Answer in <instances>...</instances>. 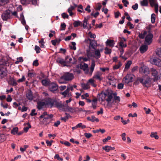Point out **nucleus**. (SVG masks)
Returning a JSON list of instances; mask_svg holds the SVG:
<instances>
[{
	"label": "nucleus",
	"mask_w": 161,
	"mask_h": 161,
	"mask_svg": "<svg viewBox=\"0 0 161 161\" xmlns=\"http://www.w3.org/2000/svg\"><path fill=\"white\" fill-rule=\"evenodd\" d=\"M18 130V127H14L11 130V133L13 135H15L17 133Z\"/></svg>",
	"instance_id": "e433bc0d"
},
{
	"label": "nucleus",
	"mask_w": 161,
	"mask_h": 161,
	"mask_svg": "<svg viewBox=\"0 0 161 161\" xmlns=\"http://www.w3.org/2000/svg\"><path fill=\"white\" fill-rule=\"evenodd\" d=\"M147 34V31H144L143 33H141L139 34V37L141 39H144Z\"/></svg>",
	"instance_id": "c9c22d12"
},
{
	"label": "nucleus",
	"mask_w": 161,
	"mask_h": 161,
	"mask_svg": "<svg viewBox=\"0 0 161 161\" xmlns=\"http://www.w3.org/2000/svg\"><path fill=\"white\" fill-rule=\"evenodd\" d=\"M37 108L39 110L42 109L45 105V103L44 102L41 101L37 102Z\"/></svg>",
	"instance_id": "aec40b11"
},
{
	"label": "nucleus",
	"mask_w": 161,
	"mask_h": 161,
	"mask_svg": "<svg viewBox=\"0 0 161 161\" xmlns=\"http://www.w3.org/2000/svg\"><path fill=\"white\" fill-rule=\"evenodd\" d=\"M150 71L152 75L154 78V81L157 80L158 78V73L156 69L152 68L151 69Z\"/></svg>",
	"instance_id": "9b49d317"
},
{
	"label": "nucleus",
	"mask_w": 161,
	"mask_h": 161,
	"mask_svg": "<svg viewBox=\"0 0 161 161\" xmlns=\"http://www.w3.org/2000/svg\"><path fill=\"white\" fill-rule=\"evenodd\" d=\"M121 63L120 62H119L117 64H116L113 66V69L114 70L118 69L121 67Z\"/></svg>",
	"instance_id": "473e14b6"
},
{
	"label": "nucleus",
	"mask_w": 161,
	"mask_h": 161,
	"mask_svg": "<svg viewBox=\"0 0 161 161\" xmlns=\"http://www.w3.org/2000/svg\"><path fill=\"white\" fill-rule=\"evenodd\" d=\"M156 53L157 56L161 58V48H157L156 51Z\"/></svg>",
	"instance_id": "c756f323"
},
{
	"label": "nucleus",
	"mask_w": 161,
	"mask_h": 161,
	"mask_svg": "<svg viewBox=\"0 0 161 161\" xmlns=\"http://www.w3.org/2000/svg\"><path fill=\"white\" fill-rule=\"evenodd\" d=\"M66 88L65 86H61L59 87V89L60 91H63Z\"/></svg>",
	"instance_id": "338daca9"
},
{
	"label": "nucleus",
	"mask_w": 161,
	"mask_h": 161,
	"mask_svg": "<svg viewBox=\"0 0 161 161\" xmlns=\"http://www.w3.org/2000/svg\"><path fill=\"white\" fill-rule=\"evenodd\" d=\"M49 88L50 91L54 92L58 89V86L56 83L52 82L49 85Z\"/></svg>",
	"instance_id": "9d476101"
},
{
	"label": "nucleus",
	"mask_w": 161,
	"mask_h": 161,
	"mask_svg": "<svg viewBox=\"0 0 161 161\" xmlns=\"http://www.w3.org/2000/svg\"><path fill=\"white\" fill-rule=\"evenodd\" d=\"M84 136L86 138H89L92 136V135L90 133H85L84 134Z\"/></svg>",
	"instance_id": "6e6d98bb"
},
{
	"label": "nucleus",
	"mask_w": 161,
	"mask_h": 161,
	"mask_svg": "<svg viewBox=\"0 0 161 161\" xmlns=\"http://www.w3.org/2000/svg\"><path fill=\"white\" fill-rule=\"evenodd\" d=\"M110 148H111V147L108 146H106L103 147V149L105 150L106 152H109L111 150Z\"/></svg>",
	"instance_id": "37998d69"
},
{
	"label": "nucleus",
	"mask_w": 161,
	"mask_h": 161,
	"mask_svg": "<svg viewBox=\"0 0 161 161\" xmlns=\"http://www.w3.org/2000/svg\"><path fill=\"white\" fill-rule=\"evenodd\" d=\"M66 109L68 111L72 113H73L75 112L74 109H73V108L69 107L67 105L66 106Z\"/></svg>",
	"instance_id": "f704fd0d"
},
{
	"label": "nucleus",
	"mask_w": 161,
	"mask_h": 161,
	"mask_svg": "<svg viewBox=\"0 0 161 161\" xmlns=\"http://www.w3.org/2000/svg\"><path fill=\"white\" fill-rule=\"evenodd\" d=\"M106 45L109 47H113L115 43L114 40H108L106 42Z\"/></svg>",
	"instance_id": "412c9836"
},
{
	"label": "nucleus",
	"mask_w": 161,
	"mask_h": 161,
	"mask_svg": "<svg viewBox=\"0 0 161 161\" xmlns=\"http://www.w3.org/2000/svg\"><path fill=\"white\" fill-rule=\"evenodd\" d=\"M72 45H70L69 47L71 49L75 50L76 49V47H75L76 43L74 42H71Z\"/></svg>",
	"instance_id": "ea45409f"
},
{
	"label": "nucleus",
	"mask_w": 161,
	"mask_h": 161,
	"mask_svg": "<svg viewBox=\"0 0 161 161\" xmlns=\"http://www.w3.org/2000/svg\"><path fill=\"white\" fill-rule=\"evenodd\" d=\"M37 1V0H21L20 2L23 5L31 3L34 5H36Z\"/></svg>",
	"instance_id": "1a4fd4ad"
},
{
	"label": "nucleus",
	"mask_w": 161,
	"mask_h": 161,
	"mask_svg": "<svg viewBox=\"0 0 161 161\" xmlns=\"http://www.w3.org/2000/svg\"><path fill=\"white\" fill-rule=\"evenodd\" d=\"M147 29H148L149 31H148V34L147 35L145 38V42L146 44L148 45H149L152 42L153 35L151 33V28L150 26L147 27Z\"/></svg>",
	"instance_id": "20e7f679"
},
{
	"label": "nucleus",
	"mask_w": 161,
	"mask_h": 161,
	"mask_svg": "<svg viewBox=\"0 0 161 161\" xmlns=\"http://www.w3.org/2000/svg\"><path fill=\"white\" fill-rule=\"evenodd\" d=\"M133 79V75L131 74H127L124 78L123 81L125 83L128 84L130 82H132Z\"/></svg>",
	"instance_id": "6e6552de"
},
{
	"label": "nucleus",
	"mask_w": 161,
	"mask_h": 161,
	"mask_svg": "<svg viewBox=\"0 0 161 161\" xmlns=\"http://www.w3.org/2000/svg\"><path fill=\"white\" fill-rule=\"evenodd\" d=\"M122 3L125 7H127V5L129 4V2L127 0H122Z\"/></svg>",
	"instance_id": "052dcab7"
},
{
	"label": "nucleus",
	"mask_w": 161,
	"mask_h": 161,
	"mask_svg": "<svg viewBox=\"0 0 161 161\" xmlns=\"http://www.w3.org/2000/svg\"><path fill=\"white\" fill-rule=\"evenodd\" d=\"M7 70L5 69L1 68L0 69V79H2L7 75Z\"/></svg>",
	"instance_id": "2eb2a0df"
},
{
	"label": "nucleus",
	"mask_w": 161,
	"mask_h": 161,
	"mask_svg": "<svg viewBox=\"0 0 161 161\" xmlns=\"http://www.w3.org/2000/svg\"><path fill=\"white\" fill-rule=\"evenodd\" d=\"M157 133L152 132L151 133L150 136L151 137H154L155 139H158L159 138L158 136L157 135Z\"/></svg>",
	"instance_id": "72a5a7b5"
},
{
	"label": "nucleus",
	"mask_w": 161,
	"mask_h": 161,
	"mask_svg": "<svg viewBox=\"0 0 161 161\" xmlns=\"http://www.w3.org/2000/svg\"><path fill=\"white\" fill-rule=\"evenodd\" d=\"M127 25L129 26L130 29H132L134 28V25L130 22H128L127 24Z\"/></svg>",
	"instance_id": "8fccbe9b"
},
{
	"label": "nucleus",
	"mask_w": 161,
	"mask_h": 161,
	"mask_svg": "<svg viewBox=\"0 0 161 161\" xmlns=\"http://www.w3.org/2000/svg\"><path fill=\"white\" fill-rule=\"evenodd\" d=\"M132 64V62L131 61H129L127 62V63L125 64V69H128L130 68V67Z\"/></svg>",
	"instance_id": "79ce46f5"
},
{
	"label": "nucleus",
	"mask_w": 161,
	"mask_h": 161,
	"mask_svg": "<svg viewBox=\"0 0 161 161\" xmlns=\"http://www.w3.org/2000/svg\"><path fill=\"white\" fill-rule=\"evenodd\" d=\"M140 71L144 74H148L149 72V70L148 67H141L140 69Z\"/></svg>",
	"instance_id": "6ab92c4d"
},
{
	"label": "nucleus",
	"mask_w": 161,
	"mask_h": 161,
	"mask_svg": "<svg viewBox=\"0 0 161 161\" xmlns=\"http://www.w3.org/2000/svg\"><path fill=\"white\" fill-rule=\"evenodd\" d=\"M54 106L58 108H63L65 107V105L60 103L55 102Z\"/></svg>",
	"instance_id": "4be33fe9"
},
{
	"label": "nucleus",
	"mask_w": 161,
	"mask_h": 161,
	"mask_svg": "<svg viewBox=\"0 0 161 161\" xmlns=\"http://www.w3.org/2000/svg\"><path fill=\"white\" fill-rule=\"evenodd\" d=\"M25 77L24 75H23L21 79H19L17 80V82L18 83L21 82L25 81Z\"/></svg>",
	"instance_id": "09e8293b"
},
{
	"label": "nucleus",
	"mask_w": 161,
	"mask_h": 161,
	"mask_svg": "<svg viewBox=\"0 0 161 161\" xmlns=\"http://www.w3.org/2000/svg\"><path fill=\"white\" fill-rule=\"evenodd\" d=\"M102 73L99 71H97L93 75V78L98 80L99 81L103 79V77H101Z\"/></svg>",
	"instance_id": "ddd939ff"
},
{
	"label": "nucleus",
	"mask_w": 161,
	"mask_h": 161,
	"mask_svg": "<svg viewBox=\"0 0 161 161\" xmlns=\"http://www.w3.org/2000/svg\"><path fill=\"white\" fill-rule=\"evenodd\" d=\"M100 69L102 71L104 72L106 71H108L109 70V68L108 67L106 68H100Z\"/></svg>",
	"instance_id": "864d4df0"
},
{
	"label": "nucleus",
	"mask_w": 161,
	"mask_h": 161,
	"mask_svg": "<svg viewBox=\"0 0 161 161\" xmlns=\"http://www.w3.org/2000/svg\"><path fill=\"white\" fill-rule=\"evenodd\" d=\"M46 104L52 108L54 106L55 101L51 98H48L45 101Z\"/></svg>",
	"instance_id": "4468645a"
},
{
	"label": "nucleus",
	"mask_w": 161,
	"mask_h": 161,
	"mask_svg": "<svg viewBox=\"0 0 161 161\" xmlns=\"http://www.w3.org/2000/svg\"><path fill=\"white\" fill-rule=\"evenodd\" d=\"M81 59H83V61L84 62H86L88 61V58L86 57H80L78 58V60L80 61Z\"/></svg>",
	"instance_id": "49530a36"
},
{
	"label": "nucleus",
	"mask_w": 161,
	"mask_h": 161,
	"mask_svg": "<svg viewBox=\"0 0 161 161\" xmlns=\"http://www.w3.org/2000/svg\"><path fill=\"white\" fill-rule=\"evenodd\" d=\"M53 116V114H48L47 112H44L39 117L41 119L43 118L42 120H40V124L45 125L49 124L51 122Z\"/></svg>",
	"instance_id": "f257e3e1"
},
{
	"label": "nucleus",
	"mask_w": 161,
	"mask_h": 161,
	"mask_svg": "<svg viewBox=\"0 0 161 161\" xmlns=\"http://www.w3.org/2000/svg\"><path fill=\"white\" fill-rule=\"evenodd\" d=\"M152 79L149 76H143L137 78V80L142 85L146 87H149L151 86Z\"/></svg>",
	"instance_id": "7ed1b4c3"
},
{
	"label": "nucleus",
	"mask_w": 161,
	"mask_h": 161,
	"mask_svg": "<svg viewBox=\"0 0 161 161\" xmlns=\"http://www.w3.org/2000/svg\"><path fill=\"white\" fill-rule=\"evenodd\" d=\"M148 49V46L147 45H143L141 46L140 48V52L142 53H143L146 52Z\"/></svg>",
	"instance_id": "a211bd4d"
},
{
	"label": "nucleus",
	"mask_w": 161,
	"mask_h": 161,
	"mask_svg": "<svg viewBox=\"0 0 161 161\" xmlns=\"http://www.w3.org/2000/svg\"><path fill=\"white\" fill-rule=\"evenodd\" d=\"M150 61L152 64L161 68V60L160 59L157 58H151L150 59Z\"/></svg>",
	"instance_id": "0eeeda50"
},
{
	"label": "nucleus",
	"mask_w": 161,
	"mask_h": 161,
	"mask_svg": "<svg viewBox=\"0 0 161 161\" xmlns=\"http://www.w3.org/2000/svg\"><path fill=\"white\" fill-rule=\"evenodd\" d=\"M74 26L75 27H78L82 24V22L79 21H75L73 23Z\"/></svg>",
	"instance_id": "7c9ffc66"
},
{
	"label": "nucleus",
	"mask_w": 161,
	"mask_h": 161,
	"mask_svg": "<svg viewBox=\"0 0 161 161\" xmlns=\"http://www.w3.org/2000/svg\"><path fill=\"white\" fill-rule=\"evenodd\" d=\"M156 15L154 14H152L151 16V21L152 24H154L155 21Z\"/></svg>",
	"instance_id": "58836bf2"
},
{
	"label": "nucleus",
	"mask_w": 161,
	"mask_h": 161,
	"mask_svg": "<svg viewBox=\"0 0 161 161\" xmlns=\"http://www.w3.org/2000/svg\"><path fill=\"white\" fill-rule=\"evenodd\" d=\"M42 83L43 86H49L50 84L49 81L46 79H43L42 80Z\"/></svg>",
	"instance_id": "a878e982"
},
{
	"label": "nucleus",
	"mask_w": 161,
	"mask_h": 161,
	"mask_svg": "<svg viewBox=\"0 0 161 161\" xmlns=\"http://www.w3.org/2000/svg\"><path fill=\"white\" fill-rule=\"evenodd\" d=\"M113 97V94L112 93H110L108 95V98L106 99V100L108 103H109L111 101Z\"/></svg>",
	"instance_id": "2f4dec72"
},
{
	"label": "nucleus",
	"mask_w": 161,
	"mask_h": 161,
	"mask_svg": "<svg viewBox=\"0 0 161 161\" xmlns=\"http://www.w3.org/2000/svg\"><path fill=\"white\" fill-rule=\"evenodd\" d=\"M92 131L94 133H98L99 132H100L101 133L103 134L105 132V130L104 129H99L93 130Z\"/></svg>",
	"instance_id": "c85d7f7f"
},
{
	"label": "nucleus",
	"mask_w": 161,
	"mask_h": 161,
	"mask_svg": "<svg viewBox=\"0 0 161 161\" xmlns=\"http://www.w3.org/2000/svg\"><path fill=\"white\" fill-rule=\"evenodd\" d=\"M35 111L36 110L35 109H33L32 110L30 114V115L32 116H34L37 115V113H35Z\"/></svg>",
	"instance_id": "bf43d9fd"
},
{
	"label": "nucleus",
	"mask_w": 161,
	"mask_h": 161,
	"mask_svg": "<svg viewBox=\"0 0 161 161\" xmlns=\"http://www.w3.org/2000/svg\"><path fill=\"white\" fill-rule=\"evenodd\" d=\"M95 65V61L94 60H92L91 62L90 72H89V70L88 69V65L85 63H84L83 64H80L79 67L81 69H82L85 71L86 74H88L89 73V74L91 75L94 71Z\"/></svg>",
	"instance_id": "f03ea898"
},
{
	"label": "nucleus",
	"mask_w": 161,
	"mask_h": 161,
	"mask_svg": "<svg viewBox=\"0 0 161 161\" xmlns=\"http://www.w3.org/2000/svg\"><path fill=\"white\" fill-rule=\"evenodd\" d=\"M33 65L35 66H38L39 65L38 60H36L35 61H34L33 62Z\"/></svg>",
	"instance_id": "774afa93"
},
{
	"label": "nucleus",
	"mask_w": 161,
	"mask_h": 161,
	"mask_svg": "<svg viewBox=\"0 0 161 161\" xmlns=\"http://www.w3.org/2000/svg\"><path fill=\"white\" fill-rule=\"evenodd\" d=\"M99 119H98L96 118L94 116L92 115L91 116V121L92 122H94L95 121L98 122L99 121Z\"/></svg>",
	"instance_id": "de8ad7c7"
},
{
	"label": "nucleus",
	"mask_w": 161,
	"mask_h": 161,
	"mask_svg": "<svg viewBox=\"0 0 161 161\" xmlns=\"http://www.w3.org/2000/svg\"><path fill=\"white\" fill-rule=\"evenodd\" d=\"M140 3L142 6H147L148 4L147 0H143L141 1Z\"/></svg>",
	"instance_id": "bb28decb"
},
{
	"label": "nucleus",
	"mask_w": 161,
	"mask_h": 161,
	"mask_svg": "<svg viewBox=\"0 0 161 161\" xmlns=\"http://www.w3.org/2000/svg\"><path fill=\"white\" fill-rule=\"evenodd\" d=\"M87 20L85 18L84 20V23L83 24V27L84 28H85L86 27V25L87 24Z\"/></svg>",
	"instance_id": "4d7b16f0"
},
{
	"label": "nucleus",
	"mask_w": 161,
	"mask_h": 161,
	"mask_svg": "<svg viewBox=\"0 0 161 161\" xmlns=\"http://www.w3.org/2000/svg\"><path fill=\"white\" fill-rule=\"evenodd\" d=\"M63 79L61 78V76L60 78V79L58 80V82L60 84L65 83L66 82Z\"/></svg>",
	"instance_id": "680f3d73"
},
{
	"label": "nucleus",
	"mask_w": 161,
	"mask_h": 161,
	"mask_svg": "<svg viewBox=\"0 0 161 161\" xmlns=\"http://www.w3.org/2000/svg\"><path fill=\"white\" fill-rule=\"evenodd\" d=\"M105 52L104 53L106 54H110L111 53V49L108 48V47H106L104 48Z\"/></svg>",
	"instance_id": "a19ab883"
},
{
	"label": "nucleus",
	"mask_w": 161,
	"mask_h": 161,
	"mask_svg": "<svg viewBox=\"0 0 161 161\" xmlns=\"http://www.w3.org/2000/svg\"><path fill=\"white\" fill-rule=\"evenodd\" d=\"M150 4L151 7H153L156 4H158L156 0H149Z\"/></svg>",
	"instance_id": "cd10ccee"
},
{
	"label": "nucleus",
	"mask_w": 161,
	"mask_h": 161,
	"mask_svg": "<svg viewBox=\"0 0 161 161\" xmlns=\"http://www.w3.org/2000/svg\"><path fill=\"white\" fill-rule=\"evenodd\" d=\"M56 62L57 63H59L64 66H67V65L66 64V61L64 60V59L61 58H58L56 60Z\"/></svg>",
	"instance_id": "dca6fc26"
},
{
	"label": "nucleus",
	"mask_w": 161,
	"mask_h": 161,
	"mask_svg": "<svg viewBox=\"0 0 161 161\" xmlns=\"http://www.w3.org/2000/svg\"><path fill=\"white\" fill-rule=\"evenodd\" d=\"M6 139V137L4 134L0 135V142H3Z\"/></svg>",
	"instance_id": "4c0bfd02"
},
{
	"label": "nucleus",
	"mask_w": 161,
	"mask_h": 161,
	"mask_svg": "<svg viewBox=\"0 0 161 161\" xmlns=\"http://www.w3.org/2000/svg\"><path fill=\"white\" fill-rule=\"evenodd\" d=\"M26 96L29 100H32L33 99V96L31 90H29L26 93Z\"/></svg>",
	"instance_id": "f3484780"
},
{
	"label": "nucleus",
	"mask_w": 161,
	"mask_h": 161,
	"mask_svg": "<svg viewBox=\"0 0 161 161\" xmlns=\"http://www.w3.org/2000/svg\"><path fill=\"white\" fill-rule=\"evenodd\" d=\"M60 94L63 95L64 97H66L67 95H68V96L69 97V88H67L65 91L63 92H60Z\"/></svg>",
	"instance_id": "b1692460"
},
{
	"label": "nucleus",
	"mask_w": 161,
	"mask_h": 161,
	"mask_svg": "<svg viewBox=\"0 0 161 161\" xmlns=\"http://www.w3.org/2000/svg\"><path fill=\"white\" fill-rule=\"evenodd\" d=\"M120 42L119 43V46L121 48L126 47L127 45L126 43V39L124 37H120Z\"/></svg>",
	"instance_id": "f8f14e48"
},
{
	"label": "nucleus",
	"mask_w": 161,
	"mask_h": 161,
	"mask_svg": "<svg viewBox=\"0 0 161 161\" xmlns=\"http://www.w3.org/2000/svg\"><path fill=\"white\" fill-rule=\"evenodd\" d=\"M90 5H87L86 8H85V10L87 11L88 13H90L91 11V9H90Z\"/></svg>",
	"instance_id": "e2e57ef3"
},
{
	"label": "nucleus",
	"mask_w": 161,
	"mask_h": 161,
	"mask_svg": "<svg viewBox=\"0 0 161 161\" xmlns=\"http://www.w3.org/2000/svg\"><path fill=\"white\" fill-rule=\"evenodd\" d=\"M95 57L97 58L98 59L100 57L101 54L100 51L99 49H97L95 51Z\"/></svg>",
	"instance_id": "393cba45"
},
{
	"label": "nucleus",
	"mask_w": 161,
	"mask_h": 161,
	"mask_svg": "<svg viewBox=\"0 0 161 161\" xmlns=\"http://www.w3.org/2000/svg\"><path fill=\"white\" fill-rule=\"evenodd\" d=\"M77 126L78 128H81L82 129L86 128V126L85 125H83L82 123H80L78 124Z\"/></svg>",
	"instance_id": "603ef678"
},
{
	"label": "nucleus",
	"mask_w": 161,
	"mask_h": 161,
	"mask_svg": "<svg viewBox=\"0 0 161 161\" xmlns=\"http://www.w3.org/2000/svg\"><path fill=\"white\" fill-rule=\"evenodd\" d=\"M35 50L36 51V53L38 54L40 53V50H41V49L40 47L38 46L37 45H36L35 46Z\"/></svg>",
	"instance_id": "3c124183"
},
{
	"label": "nucleus",
	"mask_w": 161,
	"mask_h": 161,
	"mask_svg": "<svg viewBox=\"0 0 161 161\" xmlns=\"http://www.w3.org/2000/svg\"><path fill=\"white\" fill-rule=\"evenodd\" d=\"M138 8V5L137 3H136L134 5L132 6V8L134 10H136Z\"/></svg>",
	"instance_id": "69168bd1"
},
{
	"label": "nucleus",
	"mask_w": 161,
	"mask_h": 161,
	"mask_svg": "<svg viewBox=\"0 0 161 161\" xmlns=\"http://www.w3.org/2000/svg\"><path fill=\"white\" fill-rule=\"evenodd\" d=\"M74 78L73 74L72 73L67 72L65 73L62 76L61 78L63 79L65 81H70L72 80Z\"/></svg>",
	"instance_id": "39448f33"
},
{
	"label": "nucleus",
	"mask_w": 161,
	"mask_h": 161,
	"mask_svg": "<svg viewBox=\"0 0 161 161\" xmlns=\"http://www.w3.org/2000/svg\"><path fill=\"white\" fill-rule=\"evenodd\" d=\"M11 16L10 11L6 10L2 14L1 17L3 20L6 21L8 19H10Z\"/></svg>",
	"instance_id": "423d86ee"
},
{
	"label": "nucleus",
	"mask_w": 161,
	"mask_h": 161,
	"mask_svg": "<svg viewBox=\"0 0 161 161\" xmlns=\"http://www.w3.org/2000/svg\"><path fill=\"white\" fill-rule=\"evenodd\" d=\"M27 124L28 126L24 128V130L25 132H27L28 131L29 129L31 127V125L29 123H27Z\"/></svg>",
	"instance_id": "a18cd8bd"
},
{
	"label": "nucleus",
	"mask_w": 161,
	"mask_h": 161,
	"mask_svg": "<svg viewBox=\"0 0 161 161\" xmlns=\"http://www.w3.org/2000/svg\"><path fill=\"white\" fill-rule=\"evenodd\" d=\"M124 87V84L122 83H120L118 85L117 87L119 89H122Z\"/></svg>",
	"instance_id": "5fc2aeb1"
},
{
	"label": "nucleus",
	"mask_w": 161,
	"mask_h": 161,
	"mask_svg": "<svg viewBox=\"0 0 161 161\" xmlns=\"http://www.w3.org/2000/svg\"><path fill=\"white\" fill-rule=\"evenodd\" d=\"M9 0H0V6H3L7 3Z\"/></svg>",
	"instance_id": "c03bdc74"
},
{
	"label": "nucleus",
	"mask_w": 161,
	"mask_h": 161,
	"mask_svg": "<svg viewBox=\"0 0 161 161\" xmlns=\"http://www.w3.org/2000/svg\"><path fill=\"white\" fill-rule=\"evenodd\" d=\"M18 60L16 62V63H19V62H22L23 61V59L22 57H19V58H17Z\"/></svg>",
	"instance_id": "13d9d810"
},
{
	"label": "nucleus",
	"mask_w": 161,
	"mask_h": 161,
	"mask_svg": "<svg viewBox=\"0 0 161 161\" xmlns=\"http://www.w3.org/2000/svg\"><path fill=\"white\" fill-rule=\"evenodd\" d=\"M62 17L64 19H65V18H66L67 19H68V18H69V15L67 14H66V13H63L62 14Z\"/></svg>",
	"instance_id": "0e129e2a"
},
{
	"label": "nucleus",
	"mask_w": 161,
	"mask_h": 161,
	"mask_svg": "<svg viewBox=\"0 0 161 161\" xmlns=\"http://www.w3.org/2000/svg\"><path fill=\"white\" fill-rule=\"evenodd\" d=\"M89 40L90 41V46L93 49H95V48L97 46V42L95 40H92L91 39H89Z\"/></svg>",
	"instance_id": "5701e85b"
}]
</instances>
